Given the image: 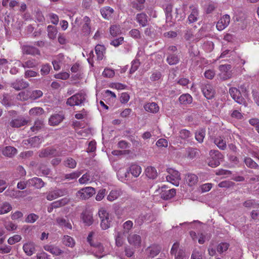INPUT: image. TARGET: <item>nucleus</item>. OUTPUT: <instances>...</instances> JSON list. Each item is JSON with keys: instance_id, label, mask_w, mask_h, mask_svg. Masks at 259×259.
<instances>
[{"instance_id": "f257e3e1", "label": "nucleus", "mask_w": 259, "mask_h": 259, "mask_svg": "<svg viewBox=\"0 0 259 259\" xmlns=\"http://www.w3.org/2000/svg\"><path fill=\"white\" fill-rule=\"evenodd\" d=\"M87 100V95L81 91L69 98L66 101V104L70 106H81Z\"/></svg>"}, {"instance_id": "f03ea898", "label": "nucleus", "mask_w": 259, "mask_h": 259, "mask_svg": "<svg viewBox=\"0 0 259 259\" xmlns=\"http://www.w3.org/2000/svg\"><path fill=\"white\" fill-rule=\"evenodd\" d=\"M209 155L211 157L208 162V165L212 167H215L219 166L220 162L223 159V155L222 153L217 150H211L209 152Z\"/></svg>"}, {"instance_id": "7ed1b4c3", "label": "nucleus", "mask_w": 259, "mask_h": 259, "mask_svg": "<svg viewBox=\"0 0 259 259\" xmlns=\"http://www.w3.org/2000/svg\"><path fill=\"white\" fill-rule=\"evenodd\" d=\"M157 192L160 196V197L164 200H168L173 198L176 194V190L175 189H168L165 185L161 186L160 188L156 190Z\"/></svg>"}, {"instance_id": "20e7f679", "label": "nucleus", "mask_w": 259, "mask_h": 259, "mask_svg": "<svg viewBox=\"0 0 259 259\" xmlns=\"http://www.w3.org/2000/svg\"><path fill=\"white\" fill-rule=\"evenodd\" d=\"M29 121L28 117L19 115L16 117H14L9 122V125L13 128H19L27 125Z\"/></svg>"}, {"instance_id": "39448f33", "label": "nucleus", "mask_w": 259, "mask_h": 259, "mask_svg": "<svg viewBox=\"0 0 259 259\" xmlns=\"http://www.w3.org/2000/svg\"><path fill=\"white\" fill-rule=\"evenodd\" d=\"M168 175L166 176V180L175 186H178L181 180L180 172L172 168L167 169Z\"/></svg>"}, {"instance_id": "423d86ee", "label": "nucleus", "mask_w": 259, "mask_h": 259, "mask_svg": "<svg viewBox=\"0 0 259 259\" xmlns=\"http://www.w3.org/2000/svg\"><path fill=\"white\" fill-rule=\"evenodd\" d=\"M232 66L230 64L221 65L219 69L220 73L218 74L219 77L222 80H225L230 78L232 73L230 71Z\"/></svg>"}, {"instance_id": "0eeeda50", "label": "nucleus", "mask_w": 259, "mask_h": 259, "mask_svg": "<svg viewBox=\"0 0 259 259\" xmlns=\"http://www.w3.org/2000/svg\"><path fill=\"white\" fill-rule=\"evenodd\" d=\"M95 193V188L92 187H87L79 190L76 193V196L80 199H87L92 197Z\"/></svg>"}, {"instance_id": "6e6552de", "label": "nucleus", "mask_w": 259, "mask_h": 259, "mask_svg": "<svg viewBox=\"0 0 259 259\" xmlns=\"http://www.w3.org/2000/svg\"><path fill=\"white\" fill-rule=\"evenodd\" d=\"M98 215L101 220V227H110L111 218H109L108 212L103 208L99 210Z\"/></svg>"}, {"instance_id": "1a4fd4ad", "label": "nucleus", "mask_w": 259, "mask_h": 259, "mask_svg": "<svg viewBox=\"0 0 259 259\" xmlns=\"http://www.w3.org/2000/svg\"><path fill=\"white\" fill-rule=\"evenodd\" d=\"M229 93L234 101L239 104H243L245 103V100L242 96L241 92L236 88H231L229 89Z\"/></svg>"}, {"instance_id": "9d476101", "label": "nucleus", "mask_w": 259, "mask_h": 259, "mask_svg": "<svg viewBox=\"0 0 259 259\" xmlns=\"http://www.w3.org/2000/svg\"><path fill=\"white\" fill-rule=\"evenodd\" d=\"M230 22V17L226 14L223 15L217 23L216 27L219 31H222L226 28Z\"/></svg>"}, {"instance_id": "9b49d317", "label": "nucleus", "mask_w": 259, "mask_h": 259, "mask_svg": "<svg viewBox=\"0 0 259 259\" xmlns=\"http://www.w3.org/2000/svg\"><path fill=\"white\" fill-rule=\"evenodd\" d=\"M201 91L204 96L207 99H212L214 95V91L210 84H203L201 87Z\"/></svg>"}, {"instance_id": "f8f14e48", "label": "nucleus", "mask_w": 259, "mask_h": 259, "mask_svg": "<svg viewBox=\"0 0 259 259\" xmlns=\"http://www.w3.org/2000/svg\"><path fill=\"white\" fill-rule=\"evenodd\" d=\"M30 193L27 190L20 191H15L14 190H7L5 192V194L10 197L15 198H19L20 197H23L29 194Z\"/></svg>"}, {"instance_id": "ddd939ff", "label": "nucleus", "mask_w": 259, "mask_h": 259, "mask_svg": "<svg viewBox=\"0 0 259 259\" xmlns=\"http://www.w3.org/2000/svg\"><path fill=\"white\" fill-rule=\"evenodd\" d=\"M29 83L23 79H17L11 83V87L17 91L25 89L28 87Z\"/></svg>"}, {"instance_id": "4468645a", "label": "nucleus", "mask_w": 259, "mask_h": 259, "mask_svg": "<svg viewBox=\"0 0 259 259\" xmlns=\"http://www.w3.org/2000/svg\"><path fill=\"white\" fill-rule=\"evenodd\" d=\"M64 118V115L62 113L54 114L50 117L49 124L51 126L57 125L63 120Z\"/></svg>"}, {"instance_id": "2eb2a0df", "label": "nucleus", "mask_w": 259, "mask_h": 259, "mask_svg": "<svg viewBox=\"0 0 259 259\" xmlns=\"http://www.w3.org/2000/svg\"><path fill=\"white\" fill-rule=\"evenodd\" d=\"M27 183L28 184V187H34L38 189L44 187L46 184L41 179L37 177L28 180Z\"/></svg>"}, {"instance_id": "dca6fc26", "label": "nucleus", "mask_w": 259, "mask_h": 259, "mask_svg": "<svg viewBox=\"0 0 259 259\" xmlns=\"http://www.w3.org/2000/svg\"><path fill=\"white\" fill-rule=\"evenodd\" d=\"M191 10V13L188 16V22L189 24L195 22L198 20L199 15L198 8L196 6L191 5L189 7Z\"/></svg>"}, {"instance_id": "f3484780", "label": "nucleus", "mask_w": 259, "mask_h": 259, "mask_svg": "<svg viewBox=\"0 0 259 259\" xmlns=\"http://www.w3.org/2000/svg\"><path fill=\"white\" fill-rule=\"evenodd\" d=\"M22 49L23 53L26 55H30L32 56L40 55V51L32 46L24 45Z\"/></svg>"}, {"instance_id": "a211bd4d", "label": "nucleus", "mask_w": 259, "mask_h": 259, "mask_svg": "<svg viewBox=\"0 0 259 259\" xmlns=\"http://www.w3.org/2000/svg\"><path fill=\"white\" fill-rule=\"evenodd\" d=\"M145 110L150 113L156 114L159 111V107L155 102H149L144 106Z\"/></svg>"}, {"instance_id": "6ab92c4d", "label": "nucleus", "mask_w": 259, "mask_h": 259, "mask_svg": "<svg viewBox=\"0 0 259 259\" xmlns=\"http://www.w3.org/2000/svg\"><path fill=\"white\" fill-rule=\"evenodd\" d=\"M128 174H131L135 177H138L142 172L141 167L136 164H132L127 169Z\"/></svg>"}, {"instance_id": "aec40b11", "label": "nucleus", "mask_w": 259, "mask_h": 259, "mask_svg": "<svg viewBox=\"0 0 259 259\" xmlns=\"http://www.w3.org/2000/svg\"><path fill=\"white\" fill-rule=\"evenodd\" d=\"M179 101L180 104L184 106H187L192 103V97L189 94H184L179 98Z\"/></svg>"}, {"instance_id": "412c9836", "label": "nucleus", "mask_w": 259, "mask_h": 259, "mask_svg": "<svg viewBox=\"0 0 259 259\" xmlns=\"http://www.w3.org/2000/svg\"><path fill=\"white\" fill-rule=\"evenodd\" d=\"M44 248L45 250L55 255H59L63 252V251L59 248L52 245L47 244L44 246Z\"/></svg>"}, {"instance_id": "4be33fe9", "label": "nucleus", "mask_w": 259, "mask_h": 259, "mask_svg": "<svg viewBox=\"0 0 259 259\" xmlns=\"http://www.w3.org/2000/svg\"><path fill=\"white\" fill-rule=\"evenodd\" d=\"M166 61L169 65H176L180 61V56L176 54L168 53Z\"/></svg>"}, {"instance_id": "5701e85b", "label": "nucleus", "mask_w": 259, "mask_h": 259, "mask_svg": "<svg viewBox=\"0 0 259 259\" xmlns=\"http://www.w3.org/2000/svg\"><path fill=\"white\" fill-rule=\"evenodd\" d=\"M128 241L130 244L135 247H139L141 244V237L136 234L130 235L128 237Z\"/></svg>"}, {"instance_id": "b1692460", "label": "nucleus", "mask_w": 259, "mask_h": 259, "mask_svg": "<svg viewBox=\"0 0 259 259\" xmlns=\"http://www.w3.org/2000/svg\"><path fill=\"white\" fill-rule=\"evenodd\" d=\"M146 176L150 179L154 180L157 177V172L154 167L148 166L145 170Z\"/></svg>"}, {"instance_id": "393cba45", "label": "nucleus", "mask_w": 259, "mask_h": 259, "mask_svg": "<svg viewBox=\"0 0 259 259\" xmlns=\"http://www.w3.org/2000/svg\"><path fill=\"white\" fill-rule=\"evenodd\" d=\"M186 156L190 159H193L199 156L198 150L192 147H188L186 150Z\"/></svg>"}, {"instance_id": "a878e982", "label": "nucleus", "mask_w": 259, "mask_h": 259, "mask_svg": "<svg viewBox=\"0 0 259 259\" xmlns=\"http://www.w3.org/2000/svg\"><path fill=\"white\" fill-rule=\"evenodd\" d=\"M100 12L104 18L109 20L112 18L113 9L109 7H105L100 10Z\"/></svg>"}, {"instance_id": "bb28decb", "label": "nucleus", "mask_w": 259, "mask_h": 259, "mask_svg": "<svg viewBox=\"0 0 259 259\" xmlns=\"http://www.w3.org/2000/svg\"><path fill=\"white\" fill-rule=\"evenodd\" d=\"M186 8V5H184L183 6V8L181 9L180 8H176V17L175 19L177 20V21H182L184 20L186 17V15L185 13V9Z\"/></svg>"}, {"instance_id": "cd10ccee", "label": "nucleus", "mask_w": 259, "mask_h": 259, "mask_svg": "<svg viewBox=\"0 0 259 259\" xmlns=\"http://www.w3.org/2000/svg\"><path fill=\"white\" fill-rule=\"evenodd\" d=\"M160 250V246L157 244H153L149 246L147 249L150 256L152 257L157 255L159 253Z\"/></svg>"}, {"instance_id": "c85d7f7f", "label": "nucleus", "mask_w": 259, "mask_h": 259, "mask_svg": "<svg viewBox=\"0 0 259 259\" xmlns=\"http://www.w3.org/2000/svg\"><path fill=\"white\" fill-rule=\"evenodd\" d=\"M198 178L196 175L188 174L185 176L186 183L190 186L196 184L198 182Z\"/></svg>"}, {"instance_id": "c756f323", "label": "nucleus", "mask_w": 259, "mask_h": 259, "mask_svg": "<svg viewBox=\"0 0 259 259\" xmlns=\"http://www.w3.org/2000/svg\"><path fill=\"white\" fill-rule=\"evenodd\" d=\"M17 150L14 147L12 146H6L2 151V153L4 155L12 157L17 153Z\"/></svg>"}, {"instance_id": "7c9ffc66", "label": "nucleus", "mask_w": 259, "mask_h": 259, "mask_svg": "<svg viewBox=\"0 0 259 259\" xmlns=\"http://www.w3.org/2000/svg\"><path fill=\"white\" fill-rule=\"evenodd\" d=\"M147 15L143 13L138 14L136 16L137 22L142 27H145L147 25Z\"/></svg>"}, {"instance_id": "2f4dec72", "label": "nucleus", "mask_w": 259, "mask_h": 259, "mask_svg": "<svg viewBox=\"0 0 259 259\" xmlns=\"http://www.w3.org/2000/svg\"><path fill=\"white\" fill-rule=\"evenodd\" d=\"M117 177L118 180L122 182L128 180L130 178V176L127 169H120L117 172Z\"/></svg>"}, {"instance_id": "473e14b6", "label": "nucleus", "mask_w": 259, "mask_h": 259, "mask_svg": "<svg viewBox=\"0 0 259 259\" xmlns=\"http://www.w3.org/2000/svg\"><path fill=\"white\" fill-rule=\"evenodd\" d=\"M62 243L64 245L69 247H73L75 244L74 239L68 235H64L62 238Z\"/></svg>"}, {"instance_id": "72a5a7b5", "label": "nucleus", "mask_w": 259, "mask_h": 259, "mask_svg": "<svg viewBox=\"0 0 259 259\" xmlns=\"http://www.w3.org/2000/svg\"><path fill=\"white\" fill-rule=\"evenodd\" d=\"M24 252L28 255H31L35 251V245L34 243L30 242L24 244L23 247Z\"/></svg>"}, {"instance_id": "f704fd0d", "label": "nucleus", "mask_w": 259, "mask_h": 259, "mask_svg": "<svg viewBox=\"0 0 259 259\" xmlns=\"http://www.w3.org/2000/svg\"><path fill=\"white\" fill-rule=\"evenodd\" d=\"M38 61L35 59H30L24 62V63H22L21 64V66L25 68H35L37 67L38 65Z\"/></svg>"}, {"instance_id": "c9c22d12", "label": "nucleus", "mask_w": 259, "mask_h": 259, "mask_svg": "<svg viewBox=\"0 0 259 259\" xmlns=\"http://www.w3.org/2000/svg\"><path fill=\"white\" fill-rule=\"evenodd\" d=\"M243 161L245 165L250 168L258 169L259 165L251 158L245 157L244 158Z\"/></svg>"}, {"instance_id": "e433bc0d", "label": "nucleus", "mask_w": 259, "mask_h": 259, "mask_svg": "<svg viewBox=\"0 0 259 259\" xmlns=\"http://www.w3.org/2000/svg\"><path fill=\"white\" fill-rule=\"evenodd\" d=\"M44 127V121L41 119H37L35 121L34 125L30 128L32 132L37 133Z\"/></svg>"}, {"instance_id": "4c0bfd02", "label": "nucleus", "mask_w": 259, "mask_h": 259, "mask_svg": "<svg viewBox=\"0 0 259 259\" xmlns=\"http://www.w3.org/2000/svg\"><path fill=\"white\" fill-rule=\"evenodd\" d=\"M56 154V150L50 148L41 150L39 156L40 157H46L50 156H54Z\"/></svg>"}, {"instance_id": "58836bf2", "label": "nucleus", "mask_w": 259, "mask_h": 259, "mask_svg": "<svg viewBox=\"0 0 259 259\" xmlns=\"http://www.w3.org/2000/svg\"><path fill=\"white\" fill-rule=\"evenodd\" d=\"M27 141L31 147H37L41 143V139L38 136H35L29 138Z\"/></svg>"}, {"instance_id": "ea45409f", "label": "nucleus", "mask_w": 259, "mask_h": 259, "mask_svg": "<svg viewBox=\"0 0 259 259\" xmlns=\"http://www.w3.org/2000/svg\"><path fill=\"white\" fill-rule=\"evenodd\" d=\"M48 35L50 39H54L56 38L57 34V29L56 27L52 25H49L47 27Z\"/></svg>"}, {"instance_id": "a19ab883", "label": "nucleus", "mask_w": 259, "mask_h": 259, "mask_svg": "<svg viewBox=\"0 0 259 259\" xmlns=\"http://www.w3.org/2000/svg\"><path fill=\"white\" fill-rule=\"evenodd\" d=\"M205 135V131L201 128L197 131L195 133V139L199 143H202Z\"/></svg>"}, {"instance_id": "79ce46f5", "label": "nucleus", "mask_w": 259, "mask_h": 259, "mask_svg": "<svg viewBox=\"0 0 259 259\" xmlns=\"http://www.w3.org/2000/svg\"><path fill=\"white\" fill-rule=\"evenodd\" d=\"M82 174V171H76L64 175V179L72 180L77 179Z\"/></svg>"}, {"instance_id": "37998d69", "label": "nucleus", "mask_w": 259, "mask_h": 259, "mask_svg": "<svg viewBox=\"0 0 259 259\" xmlns=\"http://www.w3.org/2000/svg\"><path fill=\"white\" fill-rule=\"evenodd\" d=\"M63 164L67 167L74 168L76 166L77 163L72 158L68 157L63 161Z\"/></svg>"}, {"instance_id": "c03bdc74", "label": "nucleus", "mask_w": 259, "mask_h": 259, "mask_svg": "<svg viewBox=\"0 0 259 259\" xmlns=\"http://www.w3.org/2000/svg\"><path fill=\"white\" fill-rule=\"evenodd\" d=\"M214 143L221 150H224L226 148V142L221 137H218L214 139Z\"/></svg>"}, {"instance_id": "a18cd8bd", "label": "nucleus", "mask_w": 259, "mask_h": 259, "mask_svg": "<svg viewBox=\"0 0 259 259\" xmlns=\"http://www.w3.org/2000/svg\"><path fill=\"white\" fill-rule=\"evenodd\" d=\"M94 232H91L89 233L88 237H87V241L89 243L90 245L93 247H98L100 250H101L103 249L102 246L101 245V244L100 243L97 242V243H94L92 240V238L93 237V235H94Z\"/></svg>"}, {"instance_id": "49530a36", "label": "nucleus", "mask_w": 259, "mask_h": 259, "mask_svg": "<svg viewBox=\"0 0 259 259\" xmlns=\"http://www.w3.org/2000/svg\"><path fill=\"white\" fill-rule=\"evenodd\" d=\"M198 243L199 244H203L206 240H209L210 237L211 235L209 233H201L200 234H198Z\"/></svg>"}, {"instance_id": "de8ad7c7", "label": "nucleus", "mask_w": 259, "mask_h": 259, "mask_svg": "<svg viewBox=\"0 0 259 259\" xmlns=\"http://www.w3.org/2000/svg\"><path fill=\"white\" fill-rule=\"evenodd\" d=\"M29 97L30 99L34 100L41 97L43 93L40 90H33L29 91Z\"/></svg>"}, {"instance_id": "09e8293b", "label": "nucleus", "mask_w": 259, "mask_h": 259, "mask_svg": "<svg viewBox=\"0 0 259 259\" xmlns=\"http://www.w3.org/2000/svg\"><path fill=\"white\" fill-rule=\"evenodd\" d=\"M229 246L230 245L228 243L221 242L218 245L217 250L218 253L222 254L228 250Z\"/></svg>"}, {"instance_id": "8fccbe9b", "label": "nucleus", "mask_w": 259, "mask_h": 259, "mask_svg": "<svg viewBox=\"0 0 259 259\" xmlns=\"http://www.w3.org/2000/svg\"><path fill=\"white\" fill-rule=\"evenodd\" d=\"M12 208V206L9 203L7 202L3 203V204L0 206V214H5L9 212Z\"/></svg>"}, {"instance_id": "3c124183", "label": "nucleus", "mask_w": 259, "mask_h": 259, "mask_svg": "<svg viewBox=\"0 0 259 259\" xmlns=\"http://www.w3.org/2000/svg\"><path fill=\"white\" fill-rule=\"evenodd\" d=\"M57 224L61 226L71 227V224L69 222V220L67 217L58 218L56 220Z\"/></svg>"}, {"instance_id": "603ef678", "label": "nucleus", "mask_w": 259, "mask_h": 259, "mask_svg": "<svg viewBox=\"0 0 259 259\" xmlns=\"http://www.w3.org/2000/svg\"><path fill=\"white\" fill-rule=\"evenodd\" d=\"M29 91L26 90L19 93L17 97L18 100L20 101H26L30 99Z\"/></svg>"}, {"instance_id": "864d4df0", "label": "nucleus", "mask_w": 259, "mask_h": 259, "mask_svg": "<svg viewBox=\"0 0 259 259\" xmlns=\"http://www.w3.org/2000/svg\"><path fill=\"white\" fill-rule=\"evenodd\" d=\"M44 112V109L38 107L32 108L29 111V114L33 116L40 115L42 114Z\"/></svg>"}, {"instance_id": "5fc2aeb1", "label": "nucleus", "mask_w": 259, "mask_h": 259, "mask_svg": "<svg viewBox=\"0 0 259 259\" xmlns=\"http://www.w3.org/2000/svg\"><path fill=\"white\" fill-rule=\"evenodd\" d=\"M68 202L67 198H63L58 201H56L52 203V206L55 208L63 206L66 204Z\"/></svg>"}, {"instance_id": "6e6d98bb", "label": "nucleus", "mask_w": 259, "mask_h": 259, "mask_svg": "<svg viewBox=\"0 0 259 259\" xmlns=\"http://www.w3.org/2000/svg\"><path fill=\"white\" fill-rule=\"evenodd\" d=\"M140 65V62L139 60L135 59L132 61L131 63V67L130 70V73L133 74L134 73L137 69H138L139 66Z\"/></svg>"}, {"instance_id": "4d7b16f0", "label": "nucleus", "mask_w": 259, "mask_h": 259, "mask_svg": "<svg viewBox=\"0 0 259 259\" xmlns=\"http://www.w3.org/2000/svg\"><path fill=\"white\" fill-rule=\"evenodd\" d=\"M114 212L119 217L122 215H124L127 212V211L125 207H120L118 205H117L114 206Z\"/></svg>"}, {"instance_id": "13d9d810", "label": "nucleus", "mask_w": 259, "mask_h": 259, "mask_svg": "<svg viewBox=\"0 0 259 259\" xmlns=\"http://www.w3.org/2000/svg\"><path fill=\"white\" fill-rule=\"evenodd\" d=\"M121 197V199L123 200L126 197V193L122 191L120 189H116L114 191V199H117L118 197Z\"/></svg>"}, {"instance_id": "bf43d9fd", "label": "nucleus", "mask_w": 259, "mask_h": 259, "mask_svg": "<svg viewBox=\"0 0 259 259\" xmlns=\"http://www.w3.org/2000/svg\"><path fill=\"white\" fill-rule=\"evenodd\" d=\"M179 136L182 139L186 140L191 136V133L186 129H183L180 131Z\"/></svg>"}, {"instance_id": "052dcab7", "label": "nucleus", "mask_w": 259, "mask_h": 259, "mask_svg": "<svg viewBox=\"0 0 259 259\" xmlns=\"http://www.w3.org/2000/svg\"><path fill=\"white\" fill-rule=\"evenodd\" d=\"M235 185V183L230 181H224L220 182L218 184V186L220 188H229L233 187Z\"/></svg>"}, {"instance_id": "680f3d73", "label": "nucleus", "mask_w": 259, "mask_h": 259, "mask_svg": "<svg viewBox=\"0 0 259 259\" xmlns=\"http://www.w3.org/2000/svg\"><path fill=\"white\" fill-rule=\"evenodd\" d=\"M203 254V251L195 249L193 251L191 259H202Z\"/></svg>"}, {"instance_id": "e2e57ef3", "label": "nucleus", "mask_w": 259, "mask_h": 259, "mask_svg": "<svg viewBox=\"0 0 259 259\" xmlns=\"http://www.w3.org/2000/svg\"><path fill=\"white\" fill-rule=\"evenodd\" d=\"M90 175L89 173L86 172L85 174H83L80 178L79 179L78 182L80 184H87L90 181Z\"/></svg>"}, {"instance_id": "0e129e2a", "label": "nucleus", "mask_w": 259, "mask_h": 259, "mask_svg": "<svg viewBox=\"0 0 259 259\" xmlns=\"http://www.w3.org/2000/svg\"><path fill=\"white\" fill-rule=\"evenodd\" d=\"M38 219V216L34 213H30L25 219V222L33 223Z\"/></svg>"}, {"instance_id": "69168bd1", "label": "nucleus", "mask_w": 259, "mask_h": 259, "mask_svg": "<svg viewBox=\"0 0 259 259\" xmlns=\"http://www.w3.org/2000/svg\"><path fill=\"white\" fill-rule=\"evenodd\" d=\"M103 49V46L101 45H97L95 47V52L97 54L98 60H102L103 57V54L102 50Z\"/></svg>"}, {"instance_id": "338daca9", "label": "nucleus", "mask_w": 259, "mask_h": 259, "mask_svg": "<svg viewBox=\"0 0 259 259\" xmlns=\"http://www.w3.org/2000/svg\"><path fill=\"white\" fill-rule=\"evenodd\" d=\"M51 68V66L48 64H45L42 65L40 69V72L41 75H45L49 73L50 69Z\"/></svg>"}, {"instance_id": "774afa93", "label": "nucleus", "mask_w": 259, "mask_h": 259, "mask_svg": "<svg viewBox=\"0 0 259 259\" xmlns=\"http://www.w3.org/2000/svg\"><path fill=\"white\" fill-rule=\"evenodd\" d=\"M175 256V259H188V256H186L185 252L183 249H179L177 253L174 254Z\"/></svg>"}]
</instances>
